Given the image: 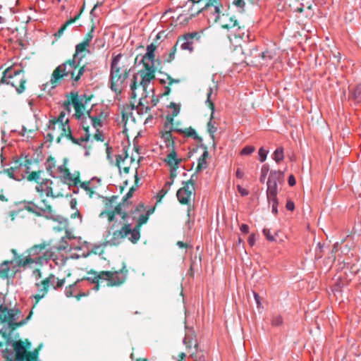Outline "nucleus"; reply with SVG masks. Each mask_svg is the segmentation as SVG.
Segmentation results:
<instances>
[{
  "instance_id": "1",
  "label": "nucleus",
  "mask_w": 361,
  "mask_h": 361,
  "mask_svg": "<svg viewBox=\"0 0 361 361\" xmlns=\"http://www.w3.org/2000/svg\"><path fill=\"white\" fill-rule=\"evenodd\" d=\"M123 55L118 54L113 56L109 73V87L116 94H121L124 88L128 85L126 80L130 75V68L126 66H121L120 61Z\"/></svg>"
},
{
  "instance_id": "2",
  "label": "nucleus",
  "mask_w": 361,
  "mask_h": 361,
  "mask_svg": "<svg viewBox=\"0 0 361 361\" xmlns=\"http://www.w3.org/2000/svg\"><path fill=\"white\" fill-rule=\"evenodd\" d=\"M79 62H76V60L69 59L67 61L61 63L59 66L56 68L54 71L50 82L53 85V86H56V83H58L59 80L63 77L71 76V79L72 80V85L76 86L78 81L80 80L81 77L83 75L85 72L87 70L85 66H81L77 73L75 74V71L78 66Z\"/></svg>"
},
{
  "instance_id": "3",
  "label": "nucleus",
  "mask_w": 361,
  "mask_h": 361,
  "mask_svg": "<svg viewBox=\"0 0 361 361\" xmlns=\"http://www.w3.org/2000/svg\"><path fill=\"white\" fill-rule=\"evenodd\" d=\"M155 67L153 63H146L142 70L134 74L131 83L130 85L132 92V97L135 98L136 90L138 87H142L144 92H147V90L151 82L155 78L154 76Z\"/></svg>"
},
{
  "instance_id": "4",
  "label": "nucleus",
  "mask_w": 361,
  "mask_h": 361,
  "mask_svg": "<svg viewBox=\"0 0 361 361\" xmlns=\"http://www.w3.org/2000/svg\"><path fill=\"white\" fill-rule=\"evenodd\" d=\"M47 219H52L53 223L54 221L57 222V226L50 225L54 231L57 232L64 231L65 232V235L61 237V240L56 246V248L59 250H71L73 247L69 245L68 240L73 238V237L71 235V233L67 229V220L61 216L53 217L51 216V208L49 205H47Z\"/></svg>"
},
{
  "instance_id": "5",
  "label": "nucleus",
  "mask_w": 361,
  "mask_h": 361,
  "mask_svg": "<svg viewBox=\"0 0 361 361\" xmlns=\"http://www.w3.org/2000/svg\"><path fill=\"white\" fill-rule=\"evenodd\" d=\"M42 148L43 144H42L38 149H36L35 152V157L32 159H28L27 156H21L20 159L16 161V164L19 166H25L26 167V173H27V179L30 182H35L39 183L41 174L42 173V170H35L30 171L34 167V165L38 166L40 161L43 159L42 154Z\"/></svg>"
},
{
  "instance_id": "6",
  "label": "nucleus",
  "mask_w": 361,
  "mask_h": 361,
  "mask_svg": "<svg viewBox=\"0 0 361 361\" xmlns=\"http://www.w3.org/2000/svg\"><path fill=\"white\" fill-rule=\"evenodd\" d=\"M12 346L15 353V361H37L42 345L34 350L30 351V343L27 340L25 341L19 340L13 341Z\"/></svg>"
},
{
  "instance_id": "7",
  "label": "nucleus",
  "mask_w": 361,
  "mask_h": 361,
  "mask_svg": "<svg viewBox=\"0 0 361 361\" xmlns=\"http://www.w3.org/2000/svg\"><path fill=\"white\" fill-rule=\"evenodd\" d=\"M197 176L192 174L188 181L183 182V187L178 190L176 197L181 204H189L195 197V183Z\"/></svg>"
},
{
  "instance_id": "8",
  "label": "nucleus",
  "mask_w": 361,
  "mask_h": 361,
  "mask_svg": "<svg viewBox=\"0 0 361 361\" xmlns=\"http://www.w3.org/2000/svg\"><path fill=\"white\" fill-rule=\"evenodd\" d=\"M128 269L126 265L123 263L122 269L119 271H102L99 277L102 280L107 281L108 286H119L123 284L127 278Z\"/></svg>"
},
{
  "instance_id": "9",
  "label": "nucleus",
  "mask_w": 361,
  "mask_h": 361,
  "mask_svg": "<svg viewBox=\"0 0 361 361\" xmlns=\"http://www.w3.org/2000/svg\"><path fill=\"white\" fill-rule=\"evenodd\" d=\"M45 249V242L39 245L32 246L30 249L27 250V255L24 257L23 255L17 253L16 250L12 249L11 252L13 254V259L11 260V263H16L18 267H25L27 264L35 262V259L32 257L38 255L39 252Z\"/></svg>"
},
{
  "instance_id": "10",
  "label": "nucleus",
  "mask_w": 361,
  "mask_h": 361,
  "mask_svg": "<svg viewBox=\"0 0 361 361\" xmlns=\"http://www.w3.org/2000/svg\"><path fill=\"white\" fill-rule=\"evenodd\" d=\"M64 118V116H62L61 118H59L56 121H49V123L48 126L49 129H55L56 128H58L59 129H61L63 133H61V135H66L68 139H70L74 144H77L78 145H82L84 142L87 140L88 136L87 138H84L81 137L79 139L75 138L71 131L70 126L68 125V120L66 119L65 123H63V119Z\"/></svg>"
},
{
  "instance_id": "11",
  "label": "nucleus",
  "mask_w": 361,
  "mask_h": 361,
  "mask_svg": "<svg viewBox=\"0 0 361 361\" xmlns=\"http://www.w3.org/2000/svg\"><path fill=\"white\" fill-rule=\"evenodd\" d=\"M27 80L23 70H13L9 71L6 76V84L11 85L16 88L18 94L25 90Z\"/></svg>"
},
{
  "instance_id": "12",
  "label": "nucleus",
  "mask_w": 361,
  "mask_h": 361,
  "mask_svg": "<svg viewBox=\"0 0 361 361\" xmlns=\"http://www.w3.org/2000/svg\"><path fill=\"white\" fill-rule=\"evenodd\" d=\"M200 38V35L197 32H188L180 35L178 37L176 45L179 46L182 50L188 51L192 52L194 50L193 44L195 39L198 41Z\"/></svg>"
},
{
  "instance_id": "13",
  "label": "nucleus",
  "mask_w": 361,
  "mask_h": 361,
  "mask_svg": "<svg viewBox=\"0 0 361 361\" xmlns=\"http://www.w3.org/2000/svg\"><path fill=\"white\" fill-rule=\"evenodd\" d=\"M122 219L124 224L123 227H127V229L130 230L129 234L130 235L128 237V240L133 243H137L140 238V232L137 231L136 225L133 227V224L135 222L136 223V221H135L130 215H128L127 213L123 214Z\"/></svg>"
},
{
  "instance_id": "14",
  "label": "nucleus",
  "mask_w": 361,
  "mask_h": 361,
  "mask_svg": "<svg viewBox=\"0 0 361 361\" xmlns=\"http://www.w3.org/2000/svg\"><path fill=\"white\" fill-rule=\"evenodd\" d=\"M212 93H213V88L210 87L208 89V92L207 93V100H206V104H209V106L210 107V109L212 110V114H211V116L209 118V121L207 123V131H208L212 140L214 141V133L216 132L217 128L215 126V122L212 121V120L214 118V103L212 102V99H211Z\"/></svg>"
},
{
  "instance_id": "15",
  "label": "nucleus",
  "mask_w": 361,
  "mask_h": 361,
  "mask_svg": "<svg viewBox=\"0 0 361 361\" xmlns=\"http://www.w3.org/2000/svg\"><path fill=\"white\" fill-rule=\"evenodd\" d=\"M218 20L221 27L228 30L238 31L241 29L235 17L231 16L229 13H223L222 16L220 15Z\"/></svg>"
},
{
  "instance_id": "16",
  "label": "nucleus",
  "mask_w": 361,
  "mask_h": 361,
  "mask_svg": "<svg viewBox=\"0 0 361 361\" xmlns=\"http://www.w3.org/2000/svg\"><path fill=\"white\" fill-rule=\"evenodd\" d=\"M129 231L130 230L127 229V227H122L120 230L114 231L111 238L107 240L104 245H118L125 238L130 237Z\"/></svg>"
},
{
  "instance_id": "17",
  "label": "nucleus",
  "mask_w": 361,
  "mask_h": 361,
  "mask_svg": "<svg viewBox=\"0 0 361 361\" xmlns=\"http://www.w3.org/2000/svg\"><path fill=\"white\" fill-rule=\"evenodd\" d=\"M18 267L16 263H11V261H4L0 265V278L8 279L9 276L13 277Z\"/></svg>"
},
{
  "instance_id": "18",
  "label": "nucleus",
  "mask_w": 361,
  "mask_h": 361,
  "mask_svg": "<svg viewBox=\"0 0 361 361\" xmlns=\"http://www.w3.org/2000/svg\"><path fill=\"white\" fill-rule=\"evenodd\" d=\"M26 209L28 212L34 213L36 216H44L45 214V200L43 198L40 200L34 199V200L30 203V205L26 206Z\"/></svg>"
},
{
  "instance_id": "19",
  "label": "nucleus",
  "mask_w": 361,
  "mask_h": 361,
  "mask_svg": "<svg viewBox=\"0 0 361 361\" xmlns=\"http://www.w3.org/2000/svg\"><path fill=\"white\" fill-rule=\"evenodd\" d=\"M212 7H213L214 8V11L212 12V13L213 16H214V20L217 21L218 18H219L220 17L221 13L219 8V0H209L204 7L198 8V10L195 13L191 14V16L195 17L197 16L200 13H201L202 11L208 10Z\"/></svg>"
},
{
  "instance_id": "20",
  "label": "nucleus",
  "mask_w": 361,
  "mask_h": 361,
  "mask_svg": "<svg viewBox=\"0 0 361 361\" xmlns=\"http://www.w3.org/2000/svg\"><path fill=\"white\" fill-rule=\"evenodd\" d=\"M19 310H9L8 307L0 305V323H6L8 321L15 320Z\"/></svg>"
},
{
  "instance_id": "21",
  "label": "nucleus",
  "mask_w": 361,
  "mask_h": 361,
  "mask_svg": "<svg viewBox=\"0 0 361 361\" xmlns=\"http://www.w3.org/2000/svg\"><path fill=\"white\" fill-rule=\"evenodd\" d=\"M71 99L74 106V109L75 111V116L78 118H80L82 115V109L84 107V104H82V99L80 98L78 95L77 92H71L70 93Z\"/></svg>"
},
{
  "instance_id": "22",
  "label": "nucleus",
  "mask_w": 361,
  "mask_h": 361,
  "mask_svg": "<svg viewBox=\"0 0 361 361\" xmlns=\"http://www.w3.org/2000/svg\"><path fill=\"white\" fill-rule=\"evenodd\" d=\"M157 49V47L153 44H150L147 47V51L144 56H142L141 62L143 64V66H145V64L146 63H153L154 65V51Z\"/></svg>"
},
{
  "instance_id": "23",
  "label": "nucleus",
  "mask_w": 361,
  "mask_h": 361,
  "mask_svg": "<svg viewBox=\"0 0 361 361\" xmlns=\"http://www.w3.org/2000/svg\"><path fill=\"white\" fill-rule=\"evenodd\" d=\"M181 159L177 158V154L174 149H172V151L167 154L164 161L171 167L173 168L174 171H176V167L181 162Z\"/></svg>"
},
{
  "instance_id": "24",
  "label": "nucleus",
  "mask_w": 361,
  "mask_h": 361,
  "mask_svg": "<svg viewBox=\"0 0 361 361\" xmlns=\"http://www.w3.org/2000/svg\"><path fill=\"white\" fill-rule=\"evenodd\" d=\"M284 181L283 172L281 171H271L267 182L275 184H281Z\"/></svg>"
},
{
  "instance_id": "25",
  "label": "nucleus",
  "mask_w": 361,
  "mask_h": 361,
  "mask_svg": "<svg viewBox=\"0 0 361 361\" xmlns=\"http://www.w3.org/2000/svg\"><path fill=\"white\" fill-rule=\"evenodd\" d=\"M176 129L170 128L169 130H166L161 134V138L163 139L164 142L166 144V147H171L172 149H174V139L171 134V132L173 130L175 131Z\"/></svg>"
},
{
  "instance_id": "26",
  "label": "nucleus",
  "mask_w": 361,
  "mask_h": 361,
  "mask_svg": "<svg viewBox=\"0 0 361 361\" xmlns=\"http://www.w3.org/2000/svg\"><path fill=\"white\" fill-rule=\"evenodd\" d=\"M63 284L64 279H59L52 274L47 278V288L52 287L54 289H56L62 287Z\"/></svg>"
},
{
  "instance_id": "27",
  "label": "nucleus",
  "mask_w": 361,
  "mask_h": 361,
  "mask_svg": "<svg viewBox=\"0 0 361 361\" xmlns=\"http://www.w3.org/2000/svg\"><path fill=\"white\" fill-rule=\"evenodd\" d=\"M35 286L37 287V288H40V291L42 292V294L40 293H38V294H36L33 297L35 299V304L33 305V307L32 308H35L37 305V304L38 303V302L42 299L43 298L44 296H45V279H42L39 282H36L35 283Z\"/></svg>"
},
{
  "instance_id": "28",
  "label": "nucleus",
  "mask_w": 361,
  "mask_h": 361,
  "mask_svg": "<svg viewBox=\"0 0 361 361\" xmlns=\"http://www.w3.org/2000/svg\"><path fill=\"white\" fill-rule=\"evenodd\" d=\"M267 200L270 199H278V184L271 183L267 182Z\"/></svg>"
},
{
  "instance_id": "29",
  "label": "nucleus",
  "mask_w": 361,
  "mask_h": 361,
  "mask_svg": "<svg viewBox=\"0 0 361 361\" xmlns=\"http://www.w3.org/2000/svg\"><path fill=\"white\" fill-rule=\"evenodd\" d=\"M175 131L180 133H184L188 137H192L195 140L202 142V138L197 135L196 131L195 129H193L192 127H189L185 130L178 128L176 129Z\"/></svg>"
},
{
  "instance_id": "30",
  "label": "nucleus",
  "mask_w": 361,
  "mask_h": 361,
  "mask_svg": "<svg viewBox=\"0 0 361 361\" xmlns=\"http://www.w3.org/2000/svg\"><path fill=\"white\" fill-rule=\"evenodd\" d=\"M135 109V106L133 104H126L123 106L121 113H122V121L126 125L129 116L133 117L132 111Z\"/></svg>"
},
{
  "instance_id": "31",
  "label": "nucleus",
  "mask_w": 361,
  "mask_h": 361,
  "mask_svg": "<svg viewBox=\"0 0 361 361\" xmlns=\"http://www.w3.org/2000/svg\"><path fill=\"white\" fill-rule=\"evenodd\" d=\"M32 310H31L28 314V316L23 320L19 322H13V320L8 321L7 323L8 324L11 331H14L18 327H20L25 324L27 321L30 319L32 314Z\"/></svg>"
},
{
  "instance_id": "32",
  "label": "nucleus",
  "mask_w": 361,
  "mask_h": 361,
  "mask_svg": "<svg viewBox=\"0 0 361 361\" xmlns=\"http://www.w3.org/2000/svg\"><path fill=\"white\" fill-rule=\"evenodd\" d=\"M90 47V45L84 42H82L78 44L75 46V53L73 56V59L76 60V58L78 57V56L84 51H86L87 53H90V51L87 49V47Z\"/></svg>"
},
{
  "instance_id": "33",
  "label": "nucleus",
  "mask_w": 361,
  "mask_h": 361,
  "mask_svg": "<svg viewBox=\"0 0 361 361\" xmlns=\"http://www.w3.org/2000/svg\"><path fill=\"white\" fill-rule=\"evenodd\" d=\"M80 13H78L73 18H71L69 20L66 21V23L63 24L56 33L54 34V35L56 37H60L61 36H62L66 27L68 25L74 23L77 19H78L80 17Z\"/></svg>"
},
{
  "instance_id": "34",
  "label": "nucleus",
  "mask_w": 361,
  "mask_h": 361,
  "mask_svg": "<svg viewBox=\"0 0 361 361\" xmlns=\"http://www.w3.org/2000/svg\"><path fill=\"white\" fill-rule=\"evenodd\" d=\"M149 215V211H148L145 214H143V213L140 214V215L137 218V220L136 221V228H137L138 231H140V227L142 226V225L147 223V221H148Z\"/></svg>"
},
{
  "instance_id": "35",
  "label": "nucleus",
  "mask_w": 361,
  "mask_h": 361,
  "mask_svg": "<svg viewBox=\"0 0 361 361\" xmlns=\"http://www.w3.org/2000/svg\"><path fill=\"white\" fill-rule=\"evenodd\" d=\"M91 274H93V276H88L86 278V280L89 281L90 283L95 284L94 287V290H99V279H101L99 276L100 275V272L97 273H90Z\"/></svg>"
},
{
  "instance_id": "36",
  "label": "nucleus",
  "mask_w": 361,
  "mask_h": 361,
  "mask_svg": "<svg viewBox=\"0 0 361 361\" xmlns=\"http://www.w3.org/2000/svg\"><path fill=\"white\" fill-rule=\"evenodd\" d=\"M176 51H177V46L175 44L173 46V47L171 49L170 52L164 56V61L167 63L171 62L175 59Z\"/></svg>"
},
{
  "instance_id": "37",
  "label": "nucleus",
  "mask_w": 361,
  "mask_h": 361,
  "mask_svg": "<svg viewBox=\"0 0 361 361\" xmlns=\"http://www.w3.org/2000/svg\"><path fill=\"white\" fill-rule=\"evenodd\" d=\"M274 160L276 163H279L284 158L283 156V147H278L272 154Z\"/></svg>"
},
{
  "instance_id": "38",
  "label": "nucleus",
  "mask_w": 361,
  "mask_h": 361,
  "mask_svg": "<svg viewBox=\"0 0 361 361\" xmlns=\"http://www.w3.org/2000/svg\"><path fill=\"white\" fill-rule=\"evenodd\" d=\"M11 71L12 66H8L5 69H3L2 67L0 68V85L6 83L7 74Z\"/></svg>"
},
{
  "instance_id": "39",
  "label": "nucleus",
  "mask_w": 361,
  "mask_h": 361,
  "mask_svg": "<svg viewBox=\"0 0 361 361\" xmlns=\"http://www.w3.org/2000/svg\"><path fill=\"white\" fill-rule=\"evenodd\" d=\"M247 1H252V0H233V4L239 12L242 13L245 11V6Z\"/></svg>"
},
{
  "instance_id": "40",
  "label": "nucleus",
  "mask_w": 361,
  "mask_h": 361,
  "mask_svg": "<svg viewBox=\"0 0 361 361\" xmlns=\"http://www.w3.org/2000/svg\"><path fill=\"white\" fill-rule=\"evenodd\" d=\"M269 166L268 164H265L262 165L261 168V175L259 177V181L262 183H264L265 182L266 177L269 173Z\"/></svg>"
},
{
  "instance_id": "41",
  "label": "nucleus",
  "mask_w": 361,
  "mask_h": 361,
  "mask_svg": "<svg viewBox=\"0 0 361 361\" xmlns=\"http://www.w3.org/2000/svg\"><path fill=\"white\" fill-rule=\"evenodd\" d=\"M173 184V182H166L164 186V188L159 191L157 195V198H159V201L161 200V198L167 193L169 190L171 185Z\"/></svg>"
},
{
  "instance_id": "42",
  "label": "nucleus",
  "mask_w": 361,
  "mask_h": 361,
  "mask_svg": "<svg viewBox=\"0 0 361 361\" xmlns=\"http://www.w3.org/2000/svg\"><path fill=\"white\" fill-rule=\"evenodd\" d=\"M207 168V163L206 159H202L200 157L197 160V166L195 169V173H199L203 169ZM196 175V173H195Z\"/></svg>"
},
{
  "instance_id": "43",
  "label": "nucleus",
  "mask_w": 361,
  "mask_h": 361,
  "mask_svg": "<svg viewBox=\"0 0 361 361\" xmlns=\"http://www.w3.org/2000/svg\"><path fill=\"white\" fill-rule=\"evenodd\" d=\"M255 150V147L252 145H246L240 151V154L242 156H247L251 154Z\"/></svg>"
},
{
  "instance_id": "44",
  "label": "nucleus",
  "mask_w": 361,
  "mask_h": 361,
  "mask_svg": "<svg viewBox=\"0 0 361 361\" xmlns=\"http://www.w3.org/2000/svg\"><path fill=\"white\" fill-rule=\"evenodd\" d=\"M89 117L91 120V123L94 128H97L102 126V121L97 116H90V113L88 112Z\"/></svg>"
},
{
  "instance_id": "45",
  "label": "nucleus",
  "mask_w": 361,
  "mask_h": 361,
  "mask_svg": "<svg viewBox=\"0 0 361 361\" xmlns=\"http://www.w3.org/2000/svg\"><path fill=\"white\" fill-rule=\"evenodd\" d=\"M324 246L321 244V243H318L317 245V247L315 248V255L314 257L316 259H320L322 257V252H323Z\"/></svg>"
},
{
  "instance_id": "46",
  "label": "nucleus",
  "mask_w": 361,
  "mask_h": 361,
  "mask_svg": "<svg viewBox=\"0 0 361 361\" xmlns=\"http://www.w3.org/2000/svg\"><path fill=\"white\" fill-rule=\"evenodd\" d=\"M283 318L281 315L273 316L271 319V325L274 326H279L283 324Z\"/></svg>"
},
{
  "instance_id": "47",
  "label": "nucleus",
  "mask_w": 361,
  "mask_h": 361,
  "mask_svg": "<svg viewBox=\"0 0 361 361\" xmlns=\"http://www.w3.org/2000/svg\"><path fill=\"white\" fill-rule=\"evenodd\" d=\"M135 190V188L134 187H131L128 192L126 194V195L123 197V204H129V199L132 197L134 191Z\"/></svg>"
},
{
  "instance_id": "48",
  "label": "nucleus",
  "mask_w": 361,
  "mask_h": 361,
  "mask_svg": "<svg viewBox=\"0 0 361 361\" xmlns=\"http://www.w3.org/2000/svg\"><path fill=\"white\" fill-rule=\"evenodd\" d=\"M268 150L265 149L264 147H261L259 149L258 155H259V160L260 162H264L267 157L268 154Z\"/></svg>"
},
{
  "instance_id": "49",
  "label": "nucleus",
  "mask_w": 361,
  "mask_h": 361,
  "mask_svg": "<svg viewBox=\"0 0 361 361\" xmlns=\"http://www.w3.org/2000/svg\"><path fill=\"white\" fill-rule=\"evenodd\" d=\"M128 205V204H123V202H122L119 203L112 212H114L115 214H118L122 216L123 213H126V212H123V208Z\"/></svg>"
},
{
  "instance_id": "50",
  "label": "nucleus",
  "mask_w": 361,
  "mask_h": 361,
  "mask_svg": "<svg viewBox=\"0 0 361 361\" xmlns=\"http://www.w3.org/2000/svg\"><path fill=\"white\" fill-rule=\"evenodd\" d=\"M268 201H269V202L272 203L271 212L274 215H276L278 214V205H279L278 199H270V200H268Z\"/></svg>"
},
{
  "instance_id": "51",
  "label": "nucleus",
  "mask_w": 361,
  "mask_h": 361,
  "mask_svg": "<svg viewBox=\"0 0 361 361\" xmlns=\"http://www.w3.org/2000/svg\"><path fill=\"white\" fill-rule=\"evenodd\" d=\"M79 282H80V280H77L75 283L70 285L68 287L66 288L65 293L67 297H71L73 295V289L76 286V284Z\"/></svg>"
},
{
  "instance_id": "52",
  "label": "nucleus",
  "mask_w": 361,
  "mask_h": 361,
  "mask_svg": "<svg viewBox=\"0 0 361 361\" xmlns=\"http://www.w3.org/2000/svg\"><path fill=\"white\" fill-rule=\"evenodd\" d=\"M3 357L6 361H15L13 358V353L9 349H5L3 352Z\"/></svg>"
},
{
  "instance_id": "53",
  "label": "nucleus",
  "mask_w": 361,
  "mask_h": 361,
  "mask_svg": "<svg viewBox=\"0 0 361 361\" xmlns=\"http://www.w3.org/2000/svg\"><path fill=\"white\" fill-rule=\"evenodd\" d=\"M94 31V27H92L91 30L85 36L82 42H86L89 45L93 39V32Z\"/></svg>"
},
{
  "instance_id": "54",
  "label": "nucleus",
  "mask_w": 361,
  "mask_h": 361,
  "mask_svg": "<svg viewBox=\"0 0 361 361\" xmlns=\"http://www.w3.org/2000/svg\"><path fill=\"white\" fill-rule=\"evenodd\" d=\"M140 212V209L138 207H136L134 209H132L130 212H127V214L128 215H130L132 218L137 221Z\"/></svg>"
},
{
  "instance_id": "55",
  "label": "nucleus",
  "mask_w": 361,
  "mask_h": 361,
  "mask_svg": "<svg viewBox=\"0 0 361 361\" xmlns=\"http://www.w3.org/2000/svg\"><path fill=\"white\" fill-rule=\"evenodd\" d=\"M262 232L269 241L273 242L276 240L274 236L271 234L270 230L269 228H264Z\"/></svg>"
},
{
  "instance_id": "56",
  "label": "nucleus",
  "mask_w": 361,
  "mask_h": 361,
  "mask_svg": "<svg viewBox=\"0 0 361 361\" xmlns=\"http://www.w3.org/2000/svg\"><path fill=\"white\" fill-rule=\"evenodd\" d=\"M127 157H128V154L126 151L122 154L116 155V166L118 168H120V162L123 161Z\"/></svg>"
},
{
  "instance_id": "57",
  "label": "nucleus",
  "mask_w": 361,
  "mask_h": 361,
  "mask_svg": "<svg viewBox=\"0 0 361 361\" xmlns=\"http://www.w3.org/2000/svg\"><path fill=\"white\" fill-rule=\"evenodd\" d=\"M188 206L187 209V215L189 219L194 216V204L192 202L189 204H186Z\"/></svg>"
},
{
  "instance_id": "58",
  "label": "nucleus",
  "mask_w": 361,
  "mask_h": 361,
  "mask_svg": "<svg viewBox=\"0 0 361 361\" xmlns=\"http://www.w3.org/2000/svg\"><path fill=\"white\" fill-rule=\"evenodd\" d=\"M47 164H48V167L47 166V171L49 172L50 175H51V173H52L51 168H52V166L54 165V159L49 157V158L47 159Z\"/></svg>"
},
{
  "instance_id": "59",
  "label": "nucleus",
  "mask_w": 361,
  "mask_h": 361,
  "mask_svg": "<svg viewBox=\"0 0 361 361\" xmlns=\"http://www.w3.org/2000/svg\"><path fill=\"white\" fill-rule=\"evenodd\" d=\"M0 335H1V336L5 340V343H4V344H9L11 343V338L10 335L8 334L5 331L0 330Z\"/></svg>"
},
{
  "instance_id": "60",
  "label": "nucleus",
  "mask_w": 361,
  "mask_h": 361,
  "mask_svg": "<svg viewBox=\"0 0 361 361\" xmlns=\"http://www.w3.org/2000/svg\"><path fill=\"white\" fill-rule=\"evenodd\" d=\"M80 186L81 188H82L83 190H85L87 192L88 190H90V188L93 185H92V181H87V182L80 183Z\"/></svg>"
},
{
  "instance_id": "61",
  "label": "nucleus",
  "mask_w": 361,
  "mask_h": 361,
  "mask_svg": "<svg viewBox=\"0 0 361 361\" xmlns=\"http://www.w3.org/2000/svg\"><path fill=\"white\" fill-rule=\"evenodd\" d=\"M170 107L173 108V116H176L180 112V106L174 102H171Z\"/></svg>"
},
{
  "instance_id": "62",
  "label": "nucleus",
  "mask_w": 361,
  "mask_h": 361,
  "mask_svg": "<svg viewBox=\"0 0 361 361\" xmlns=\"http://www.w3.org/2000/svg\"><path fill=\"white\" fill-rule=\"evenodd\" d=\"M44 182H39L38 185L36 186V190L40 193V198H43V191Z\"/></svg>"
},
{
  "instance_id": "63",
  "label": "nucleus",
  "mask_w": 361,
  "mask_h": 361,
  "mask_svg": "<svg viewBox=\"0 0 361 361\" xmlns=\"http://www.w3.org/2000/svg\"><path fill=\"white\" fill-rule=\"evenodd\" d=\"M32 276L35 277L36 281H38L42 278V272L39 268H35L32 271Z\"/></svg>"
},
{
  "instance_id": "64",
  "label": "nucleus",
  "mask_w": 361,
  "mask_h": 361,
  "mask_svg": "<svg viewBox=\"0 0 361 361\" xmlns=\"http://www.w3.org/2000/svg\"><path fill=\"white\" fill-rule=\"evenodd\" d=\"M237 190L242 196H247L249 195V191L239 185H237Z\"/></svg>"
}]
</instances>
